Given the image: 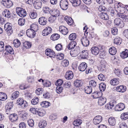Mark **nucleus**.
Segmentation results:
<instances>
[{"mask_svg": "<svg viewBox=\"0 0 128 128\" xmlns=\"http://www.w3.org/2000/svg\"><path fill=\"white\" fill-rule=\"evenodd\" d=\"M120 56L123 58H125L128 57V50H126L120 53Z\"/></svg>", "mask_w": 128, "mask_h": 128, "instance_id": "obj_33", "label": "nucleus"}, {"mask_svg": "<svg viewBox=\"0 0 128 128\" xmlns=\"http://www.w3.org/2000/svg\"><path fill=\"white\" fill-rule=\"evenodd\" d=\"M13 104L12 102H8L5 107L6 113L7 114H9L11 111V110L13 108Z\"/></svg>", "mask_w": 128, "mask_h": 128, "instance_id": "obj_7", "label": "nucleus"}, {"mask_svg": "<svg viewBox=\"0 0 128 128\" xmlns=\"http://www.w3.org/2000/svg\"><path fill=\"white\" fill-rule=\"evenodd\" d=\"M126 87L124 86H120L116 88V91L121 92H124L126 90Z\"/></svg>", "mask_w": 128, "mask_h": 128, "instance_id": "obj_21", "label": "nucleus"}, {"mask_svg": "<svg viewBox=\"0 0 128 128\" xmlns=\"http://www.w3.org/2000/svg\"><path fill=\"white\" fill-rule=\"evenodd\" d=\"M18 114L22 118H24L27 116L28 114L25 111H22L18 112Z\"/></svg>", "mask_w": 128, "mask_h": 128, "instance_id": "obj_45", "label": "nucleus"}, {"mask_svg": "<svg viewBox=\"0 0 128 128\" xmlns=\"http://www.w3.org/2000/svg\"><path fill=\"white\" fill-rule=\"evenodd\" d=\"M1 3L2 5L7 8H10L13 5L12 2L9 0H2Z\"/></svg>", "mask_w": 128, "mask_h": 128, "instance_id": "obj_5", "label": "nucleus"}, {"mask_svg": "<svg viewBox=\"0 0 128 128\" xmlns=\"http://www.w3.org/2000/svg\"><path fill=\"white\" fill-rule=\"evenodd\" d=\"M106 101V98L103 97H100L98 99V103L100 106H102L104 104Z\"/></svg>", "mask_w": 128, "mask_h": 128, "instance_id": "obj_23", "label": "nucleus"}, {"mask_svg": "<svg viewBox=\"0 0 128 128\" xmlns=\"http://www.w3.org/2000/svg\"><path fill=\"white\" fill-rule=\"evenodd\" d=\"M106 86L105 84L104 83H101L99 86V89L101 92H103L106 89Z\"/></svg>", "mask_w": 128, "mask_h": 128, "instance_id": "obj_47", "label": "nucleus"}, {"mask_svg": "<svg viewBox=\"0 0 128 128\" xmlns=\"http://www.w3.org/2000/svg\"><path fill=\"white\" fill-rule=\"evenodd\" d=\"M63 88L62 86H58L56 88V91L58 94H60L62 91Z\"/></svg>", "mask_w": 128, "mask_h": 128, "instance_id": "obj_59", "label": "nucleus"}, {"mask_svg": "<svg viewBox=\"0 0 128 128\" xmlns=\"http://www.w3.org/2000/svg\"><path fill=\"white\" fill-rule=\"evenodd\" d=\"M45 54L46 55L52 59L54 58L55 56V54L54 52L50 49L48 48L45 50Z\"/></svg>", "mask_w": 128, "mask_h": 128, "instance_id": "obj_6", "label": "nucleus"}, {"mask_svg": "<svg viewBox=\"0 0 128 128\" xmlns=\"http://www.w3.org/2000/svg\"><path fill=\"white\" fill-rule=\"evenodd\" d=\"M111 32L112 34L115 35L118 34V29L116 27H114L112 28Z\"/></svg>", "mask_w": 128, "mask_h": 128, "instance_id": "obj_64", "label": "nucleus"}, {"mask_svg": "<svg viewBox=\"0 0 128 128\" xmlns=\"http://www.w3.org/2000/svg\"><path fill=\"white\" fill-rule=\"evenodd\" d=\"M114 106V104L112 102H110L106 105V108L108 109H111Z\"/></svg>", "mask_w": 128, "mask_h": 128, "instance_id": "obj_54", "label": "nucleus"}, {"mask_svg": "<svg viewBox=\"0 0 128 128\" xmlns=\"http://www.w3.org/2000/svg\"><path fill=\"white\" fill-rule=\"evenodd\" d=\"M59 31L62 34L64 35L67 34L68 33V28L66 27L63 26L59 27Z\"/></svg>", "mask_w": 128, "mask_h": 128, "instance_id": "obj_10", "label": "nucleus"}, {"mask_svg": "<svg viewBox=\"0 0 128 128\" xmlns=\"http://www.w3.org/2000/svg\"><path fill=\"white\" fill-rule=\"evenodd\" d=\"M88 52L86 50H83L80 53V55L83 58H86L88 56Z\"/></svg>", "mask_w": 128, "mask_h": 128, "instance_id": "obj_41", "label": "nucleus"}, {"mask_svg": "<svg viewBox=\"0 0 128 128\" xmlns=\"http://www.w3.org/2000/svg\"><path fill=\"white\" fill-rule=\"evenodd\" d=\"M102 118L100 116L98 115L96 116L93 120V123L95 124H98L102 121Z\"/></svg>", "mask_w": 128, "mask_h": 128, "instance_id": "obj_9", "label": "nucleus"}, {"mask_svg": "<svg viewBox=\"0 0 128 128\" xmlns=\"http://www.w3.org/2000/svg\"><path fill=\"white\" fill-rule=\"evenodd\" d=\"M119 128H127V125L124 122H120L119 124Z\"/></svg>", "mask_w": 128, "mask_h": 128, "instance_id": "obj_57", "label": "nucleus"}, {"mask_svg": "<svg viewBox=\"0 0 128 128\" xmlns=\"http://www.w3.org/2000/svg\"><path fill=\"white\" fill-rule=\"evenodd\" d=\"M110 84L113 85H117L119 83L118 78H114L110 80Z\"/></svg>", "mask_w": 128, "mask_h": 128, "instance_id": "obj_31", "label": "nucleus"}, {"mask_svg": "<svg viewBox=\"0 0 128 128\" xmlns=\"http://www.w3.org/2000/svg\"><path fill=\"white\" fill-rule=\"evenodd\" d=\"M125 107L124 105V104L120 103L116 106L115 109L116 111H121L123 110Z\"/></svg>", "mask_w": 128, "mask_h": 128, "instance_id": "obj_15", "label": "nucleus"}, {"mask_svg": "<svg viewBox=\"0 0 128 128\" xmlns=\"http://www.w3.org/2000/svg\"><path fill=\"white\" fill-rule=\"evenodd\" d=\"M39 99L37 97L34 98L31 100V103L33 105H36L39 102Z\"/></svg>", "mask_w": 128, "mask_h": 128, "instance_id": "obj_48", "label": "nucleus"}, {"mask_svg": "<svg viewBox=\"0 0 128 128\" xmlns=\"http://www.w3.org/2000/svg\"><path fill=\"white\" fill-rule=\"evenodd\" d=\"M74 84L76 87H79L82 86L83 82L81 80H76L74 81Z\"/></svg>", "mask_w": 128, "mask_h": 128, "instance_id": "obj_26", "label": "nucleus"}, {"mask_svg": "<svg viewBox=\"0 0 128 128\" xmlns=\"http://www.w3.org/2000/svg\"><path fill=\"white\" fill-rule=\"evenodd\" d=\"M27 36L30 38H33L35 37L36 33L35 31L30 29H28L26 32Z\"/></svg>", "mask_w": 128, "mask_h": 128, "instance_id": "obj_8", "label": "nucleus"}, {"mask_svg": "<svg viewBox=\"0 0 128 128\" xmlns=\"http://www.w3.org/2000/svg\"><path fill=\"white\" fill-rule=\"evenodd\" d=\"M65 77L67 80L72 79L74 77V74L73 72L70 70L67 71Z\"/></svg>", "mask_w": 128, "mask_h": 128, "instance_id": "obj_13", "label": "nucleus"}, {"mask_svg": "<svg viewBox=\"0 0 128 128\" xmlns=\"http://www.w3.org/2000/svg\"><path fill=\"white\" fill-rule=\"evenodd\" d=\"M98 78L99 80L102 81H104L106 78L102 74H100L98 76Z\"/></svg>", "mask_w": 128, "mask_h": 128, "instance_id": "obj_63", "label": "nucleus"}, {"mask_svg": "<svg viewBox=\"0 0 128 128\" xmlns=\"http://www.w3.org/2000/svg\"><path fill=\"white\" fill-rule=\"evenodd\" d=\"M109 52L111 55H114L116 54V48L114 47H111L109 49Z\"/></svg>", "mask_w": 128, "mask_h": 128, "instance_id": "obj_35", "label": "nucleus"}, {"mask_svg": "<svg viewBox=\"0 0 128 128\" xmlns=\"http://www.w3.org/2000/svg\"><path fill=\"white\" fill-rule=\"evenodd\" d=\"M96 81L92 80L90 81L89 82V85L90 87H95L96 85Z\"/></svg>", "mask_w": 128, "mask_h": 128, "instance_id": "obj_62", "label": "nucleus"}, {"mask_svg": "<svg viewBox=\"0 0 128 128\" xmlns=\"http://www.w3.org/2000/svg\"><path fill=\"white\" fill-rule=\"evenodd\" d=\"M117 16L122 18L123 20L125 22L128 21V15L121 14H118Z\"/></svg>", "mask_w": 128, "mask_h": 128, "instance_id": "obj_29", "label": "nucleus"}, {"mask_svg": "<svg viewBox=\"0 0 128 128\" xmlns=\"http://www.w3.org/2000/svg\"><path fill=\"white\" fill-rule=\"evenodd\" d=\"M50 13L52 16L56 17V18L59 16L60 14L59 10L56 9H53L50 12Z\"/></svg>", "mask_w": 128, "mask_h": 128, "instance_id": "obj_18", "label": "nucleus"}, {"mask_svg": "<svg viewBox=\"0 0 128 128\" xmlns=\"http://www.w3.org/2000/svg\"><path fill=\"white\" fill-rule=\"evenodd\" d=\"M52 31V29L50 27H47L42 31V34L44 36L48 35Z\"/></svg>", "mask_w": 128, "mask_h": 128, "instance_id": "obj_11", "label": "nucleus"}, {"mask_svg": "<svg viewBox=\"0 0 128 128\" xmlns=\"http://www.w3.org/2000/svg\"><path fill=\"white\" fill-rule=\"evenodd\" d=\"M121 118L123 120H125L128 118V114L127 112L123 113L120 116Z\"/></svg>", "mask_w": 128, "mask_h": 128, "instance_id": "obj_51", "label": "nucleus"}, {"mask_svg": "<svg viewBox=\"0 0 128 128\" xmlns=\"http://www.w3.org/2000/svg\"><path fill=\"white\" fill-rule=\"evenodd\" d=\"M40 104L43 107L48 108L50 106V104L49 102L45 101L41 102Z\"/></svg>", "mask_w": 128, "mask_h": 128, "instance_id": "obj_38", "label": "nucleus"}, {"mask_svg": "<svg viewBox=\"0 0 128 128\" xmlns=\"http://www.w3.org/2000/svg\"><path fill=\"white\" fill-rule=\"evenodd\" d=\"M42 2L38 1H36L34 4V6L35 8L36 9H39L42 6Z\"/></svg>", "mask_w": 128, "mask_h": 128, "instance_id": "obj_37", "label": "nucleus"}, {"mask_svg": "<svg viewBox=\"0 0 128 128\" xmlns=\"http://www.w3.org/2000/svg\"><path fill=\"white\" fill-rule=\"evenodd\" d=\"M60 37V35L58 34H54L51 36L50 38L53 40H58Z\"/></svg>", "mask_w": 128, "mask_h": 128, "instance_id": "obj_40", "label": "nucleus"}, {"mask_svg": "<svg viewBox=\"0 0 128 128\" xmlns=\"http://www.w3.org/2000/svg\"><path fill=\"white\" fill-rule=\"evenodd\" d=\"M82 121L80 119H78L75 120L73 122V124L75 126H78L80 125L82 123Z\"/></svg>", "mask_w": 128, "mask_h": 128, "instance_id": "obj_44", "label": "nucleus"}, {"mask_svg": "<svg viewBox=\"0 0 128 128\" xmlns=\"http://www.w3.org/2000/svg\"><path fill=\"white\" fill-rule=\"evenodd\" d=\"M4 28L5 30L8 32H9L10 33V34H11L12 32V25L11 24L9 23H6L4 26Z\"/></svg>", "mask_w": 128, "mask_h": 128, "instance_id": "obj_12", "label": "nucleus"}, {"mask_svg": "<svg viewBox=\"0 0 128 128\" xmlns=\"http://www.w3.org/2000/svg\"><path fill=\"white\" fill-rule=\"evenodd\" d=\"M108 122L109 124L111 126H114L116 123V120L113 117H110L108 119Z\"/></svg>", "mask_w": 128, "mask_h": 128, "instance_id": "obj_30", "label": "nucleus"}, {"mask_svg": "<svg viewBox=\"0 0 128 128\" xmlns=\"http://www.w3.org/2000/svg\"><path fill=\"white\" fill-rule=\"evenodd\" d=\"M37 16V12L35 11L31 12L30 14V18L32 19L36 18Z\"/></svg>", "mask_w": 128, "mask_h": 128, "instance_id": "obj_39", "label": "nucleus"}, {"mask_svg": "<svg viewBox=\"0 0 128 128\" xmlns=\"http://www.w3.org/2000/svg\"><path fill=\"white\" fill-rule=\"evenodd\" d=\"M92 54L95 55H98L99 53V48L96 46H93L91 49Z\"/></svg>", "mask_w": 128, "mask_h": 128, "instance_id": "obj_17", "label": "nucleus"}, {"mask_svg": "<svg viewBox=\"0 0 128 128\" xmlns=\"http://www.w3.org/2000/svg\"><path fill=\"white\" fill-rule=\"evenodd\" d=\"M38 108H30L29 111L30 112L34 114H37L36 112L38 111Z\"/></svg>", "mask_w": 128, "mask_h": 128, "instance_id": "obj_61", "label": "nucleus"}, {"mask_svg": "<svg viewBox=\"0 0 128 128\" xmlns=\"http://www.w3.org/2000/svg\"><path fill=\"white\" fill-rule=\"evenodd\" d=\"M68 5L67 0H61L60 2V7L63 10H66L68 8Z\"/></svg>", "mask_w": 128, "mask_h": 128, "instance_id": "obj_4", "label": "nucleus"}, {"mask_svg": "<svg viewBox=\"0 0 128 128\" xmlns=\"http://www.w3.org/2000/svg\"><path fill=\"white\" fill-rule=\"evenodd\" d=\"M7 98L6 94L4 92H0V100L4 101Z\"/></svg>", "mask_w": 128, "mask_h": 128, "instance_id": "obj_34", "label": "nucleus"}, {"mask_svg": "<svg viewBox=\"0 0 128 128\" xmlns=\"http://www.w3.org/2000/svg\"><path fill=\"white\" fill-rule=\"evenodd\" d=\"M46 125V123L45 121L44 120L40 122L39 123V126L40 128H44Z\"/></svg>", "mask_w": 128, "mask_h": 128, "instance_id": "obj_49", "label": "nucleus"}, {"mask_svg": "<svg viewBox=\"0 0 128 128\" xmlns=\"http://www.w3.org/2000/svg\"><path fill=\"white\" fill-rule=\"evenodd\" d=\"M9 118L11 121L14 122L18 120V117L16 114H10Z\"/></svg>", "mask_w": 128, "mask_h": 128, "instance_id": "obj_22", "label": "nucleus"}, {"mask_svg": "<svg viewBox=\"0 0 128 128\" xmlns=\"http://www.w3.org/2000/svg\"><path fill=\"white\" fill-rule=\"evenodd\" d=\"M125 8L124 6L121 7H120V8H118V9L117 10L118 11H119L120 12V13H119V14H122L125 12Z\"/></svg>", "mask_w": 128, "mask_h": 128, "instance_id": "obj_60", "label": "nucleus"}, {"mask_svg": "<svg viewBox=\"0 0 128 128\" xmlns=\"http://www.w3.org/2000/svg\"><path fill=\"white\" fill-rule=\"evenodd\" d=\"M19 94V92L18 91H16L12 93L11 95V99L12 100L15 99L17 98Z\"/></svg>", "mask_w": 128, "mask_h": 128, "instance_id": "obj_32", "label": "nucleus"}, {"mask_svg": "<svg viewBox=\"0 0 128 128\" xmlns=\"http://www.w3.org/2000/svg\"><path fill=\"white\" fill-rule=\"evenodd\" d=\"M80 52V48L78 46L76 47L75 48L72 49L70 52L71 55L73 57L77 56Z\"/></svg>", "mask_w": 128, "mask_h": 128, "instance_id": "obj_3", "label": "nucleus"}, {"mask_svg": "<svg viewBox=\"0 0 128 128\" xmlns=\"http://www.w3.org/2000/svg\"><path fill=\"white\" fill-rule=\"evenodd\" d=\"M47 22L46 18L44 17H40L38 19V22L41 25H45L46 24Z\"/></svg>", "mask_w": 128, "mask_h": 128, "instance_id": "obj_20", "label": "nucleus"}, {"mask_svg": "<svg viewBox=\"0 0 128 128\" xmlns=\"http://www.w3.org/2000/svg\"><path fill=\"white\" fill-rule=\"evenodd\" d=\"M16 12L20 16L22 17L25 16L26 15V13L25 10L20 7L16 8Z\"/></svg>", "mask_w": 128, "mask_h": 128, "instance_id": "obj_2", "label": "nucleus"}, {"mask_svg": "<svg viewBox=\"0 0 128 128\" xmlns=\"http://www.w3.org/2000/svg\"><path fill=\"white\" fill-rule=\"evenodd\" d=\"M87 66V64L85 62H82L78 66L79 70L80 71L83 72L86 70Z\"/></svg>", "mask_w": 128, "mask_h": 128, "instance_id": "obj_16", "label": "nucleus"}, {"mask_svg": "<svg viewBox=\"0 0 128 128\" xmlns=\"http://www.w3.org/2000/svg\"><path fill=\"white\" fill-rule=\"evenodd\" d=\"M76 36L75 34L74 33L70 34L69 36V39L70 40H74L76 38Z\"/></svg>", "mask_w": 128, "mask_h": 128, "instance_id": "obj_58", "label": "nucleus"}, {"mask_svg": "<svg viewBox=\"0 0 128 128\" xmlns=\"http://www.w3.org/2000/svg\"><path fill=\"white\" fill-rule=\"evenodd\" d=\"M106 62L104 61L100 62V65L98 67V69L102 71H104L106 67Z\"/></svg>", "mask_w": 128, "mask_h": 128, "instance_id": "obj_24", "label": "nucleus"}, {"mask_svg": "<svg viewBox=\"0 0 128 128\" xmlns=\"http://www.w3.org/2000/svg\"><path fill=\"white\" fill-rule=\"evenodd\" d=\"M82 45L84 46H88L89 44V40L87 39L86 37H82L80 40Z\"/></svg>", "mask_w": 128, "mask_h": 128, "instance_id": "obj_14", "label": "nucleus"}, {"mask_svg": "<svg viewBox=\"0 0 128 128\" xmlns=\"http://www.w3.org/2000/svg\"><path fill=\"white\" fill-rule=\"evenodd\" d=\"M76 42L74 41H72L68 44L67 46L69 50L75 48L76 47H78L76 46Z\"/></svg>", "mask_w": 128, "mask_h": 128, "instance_id": "obj_19", "label": "nucleus"}, {"mask_svg": "<svg viewBox=\"0 0 128 128\" xmlns=\"http://www.w3.org/2000/svg\"><path fill=\"white\" fill-rule=\"evenodd\" d=\"M92 88L91 87L87 86L85 88L84 91L87 94H90L92 92Z\"/></svg>", "mask_w": 128, "mask_h": 128, "instance_id": "obj_46", "label": "nucleus"}, {"mask_svg": "<svg viewBox=\"0 0 128 128\" xmlns=\"http://www.w3.org/2000/svg\"><path fill=\"white\" fill-rule=\"evenodd\" d=\"M65 20L68 24L70 25H71L73 23V21L70 17L68 16H66L64 18Z\"/></svg>", "mask_w": 128, "mask_h": 128, "instance_id": "obj_27", "label": "nucleus"}, {"mask_svg": "<svg viewBox=\"0 0 128 128\" xmlns=\"http://www.w3.org/2000/svg\"><path fill=\"white\" fill-rule=\"evenodd\" d=\"M122 42L121 39L119 38H116L114 40V43L116 44H120Z\"/></svg>", "mask_w": 128, "mask_h": 128, "instance_id": "obj_53", "label": "nucleus"}, {"mask_svg": "<svg viewBox=\"0 0 128 128\" xmlns=\"http://www.w3.org/2000/svg\"><path fill=\"white\" fill-rule=\"evenodd\" d=\"M114 23L116 26L119 28H122L124 26V22L119 18H116L114 20Z\"/></svg>", "mask_w": 128, "mask_h": 128, "instance_id": "obj_1", "label": "nucleus"}, {"mask_svg": "<svg viewBox=\"0 0 128 128\" xmlns=\"http://www.w3.org/2000/svg\"><path fill=\"white\" fill-rule=\"evenodd\" d=\"M14 46L16 47H18L20 44V41L17 39H16L14 40Z\"/></svg>", "mask_w": 128, "mask_h": 128, "instance_id": "obj_50", "label": "nucleus"}, {"mask_svg": "<svg viewBox=\"0 0 128 128\" xmlns=\"http://www.w3.org/2000/svg\"><path fill=\"white\" fill-rule=\"evenodd\" d=\"M31 43L27 41H26L23 43V48L24 49H28L31 47Z\"/></svg>", "mask_w": 128, "mask_h": 128, "instance_id": "obj_36", "label": "nucleus"}, {"mask_svg": "<svg viewBox=\"0 0 128 128\" xmlns=\"http://www.w3.org/2000/svg\"><path fill=\"white\" fill-rule=\"evenodd\" d=\"M100 17L101 18L104 20H107L109 19L108 15L104 13L100 15Z\"/></svg>", "mask_w": 128, "mask_h": 128, "instance_id": "obj_43", "label": "nucleus"}, {"mask_svg": "<svg viewBox=\"0 0 128 128\" xmlns=\"http://www.w3.org/2000/svg\"><path fill=\"white\" fill-rule=\"evenodd\" d=\"M3 16L7 18H10L11 16V14L10 11L8 10H4L2 13Z\"/></svg>", "mask_w": 128, "mask_h": 128, "instance_id": "obj_25", "label": "nucleus"}, {"mask_svg": "<svg viewBox=\"0 0 128 128\" xmlns=\"http://www.w3.org/2000/svg\"><path fill=\"white\" fill-rule=\"evenodd\" d=\"M100 93L97 92H94L92 94V96L94 98H96L100 96Z\"/></svg>", "mask_w": 128, "mask_h": 128, "instance_id": "obj_42", "label": "nucleus"}, {"mask_svg": "<svg viewBox=\"0 0 128 128\" xmlns=\"http://www.w3.org/2000/svg\"><path fill=\"white\" fill-rule=\"evenodd\" d=\"M24 100L22 98H19L16 101V104L18 105L21 106L24 103Z\"/></svg>", "mask_w": 128, "mask_h": 128, "instance_id": "obj_56", "label": "nucleus"}, {"mask_svg": "<svg viewBox=\"0 0 128 128\" xmlns=\"http://www.w3.org/2000/svg\"><path fill=\"white\" fill-rule=\"evenodd\" d=\"M37 114L39 116H44L45 112L44 111V110H40L38 109V111L37 112Z\"/></svg>", "mask_w": 128, "mask_h": 128, "instance_id": "obj_55", "label": "nucleus"}, {"mask_svg": "<svg viewBox=\"0 0 128 128\" xmlns=\"http://www.w3.org/2000/svg\"><path fill=\"white\" fill-rule=\"evenodd\" d=\"M6 52L10 54H13L14 53V51L13 48L9 45H7L6 46Z\"/></svg>", "mask_w": 128, "mask_h": 128, "instance_id": "obj_28", "label": "nucleus"}, {"mask_svg": "<svg viewBox=\"0 0 128 128\" xmlns=\"http://www.w3.org/2000/svg\"><path fill=\"white\" fill-rule=\"evenodd\" d=\"M61 64L62 66L64 67H66L68 65L69 62L67 60H64L62 62Z\"/></svg>", "mask_w": 128, "mask_h": 128, "instance_id": "obj_52", "label": "nucleus"}]
</instances>
